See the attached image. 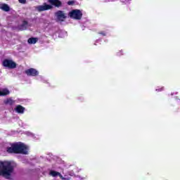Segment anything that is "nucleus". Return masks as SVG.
Instances as JSON below:
<instances>
[{
  "label": "nucleus",
  "instance_id": "11",
  "mask_svg": "<svg viewBox=\"0 0 180 180\" xmlns=\"http://www.w3.org/2000/svg\"><path fill=\"white\" fill-rule=\"evenodd\" d=\"M15 110L17 112V113H25V108L20 105H17L15 108Z\"/></svg>",
  "mask_w": 180,
  "mask_h": 180
},
{
  "label": "nucleus",
  "instance_id": "9",
  "mask_svg": "<svg viewBox=\"0 0 180 180\" xmlns=\"http://www.w3.org/2000/svg\"><path fill=\"white\" fill-rule=\"evenodd\" d=\"M29 25V22L27 20H23L22 23L18 26V29L20 31L26 30L27 29V25Z\"/></svg>",
  "mask_w": 180,
  "mask_h": 180
},
{
  "label": "nucleus",
  "instance_id": "2",
  "mask_svg": "<svg viewBox=\"0 0 180 180\" xmlns=\"http://www.w3.org/2000/svg\"><path fill=\"white\" fill-rule=\"evenodd\" d=\"M7 153L9 154H23L27 155L29 154V147L23 143H15L11 144V147L7 148Z\"/></svg>",
  "mask_w": 180,
  "mask_h": 180
},
{
  "label": "nucleus",
  "instance_id": "4",
  "mask_svg": "<svg viewBox=\"0 0 180 180\" xmlns=\"http://www.w3.org/2000/svg\"><path fill=\"white\" fill-rule=\"evenodd\" d=\"M68 15L71 19H75V20H81V19H82V11H81V10H72L69 12Z\"/></svg>",
  "mask_w": 180,
  "mask_h": 180
},
{
  "label": "nucleus",
  "instance_id": "16",
  "mask_svg": "<svg viewBox=\"0 0 180 180\" xmlns=\"http://www.w3.org/2000/svg\"><path fill=\"white\" fill-rule=\"evenodd\" d=\"M117 56H123V51H120L119 52H117Z\"/></svg>",
  "mask_w": 180,
  "mask_h": 180
},
{
  "label": "nucleus",
  "instance_id": "8",
  "mask_svg": "<svg viewBox=\"0 0 180 180\" xmlns=\"http://www.w3.org/2000/svg\"><path fill=\"white\" fill-rule=\"evenodd\" d=\"M49 175H51V176H53V177H56V176H58L60 178V179L62 180H70L64 176H63V175L61 174V173L58 172H56L54 170H51L49 173Z\"/></svg>",
  "mask_w": 180,
  "mask_h": 180
},
{
  "label": "nucleus",
  "instance_id": "12",
  "mask_svg": "<svg viewBox=\"0 0 180 180\" xmlns=\"http://www.w3.org/2000/svg\"><path fill=\"white\" fill-rule=\"evenodd\" d=\"M39 39L36 38V37H31L29 38L27 41L29 43V44H36L38 41Z\"/></svg>",
  "mask_w": 180,
  "mask_h": 180
},
{
  "label": "nucleus",
  "instance_id": "18",
  "mask_svg": "<svg viewBox=\"0 0 180 180\" xmlns=\"http://www.w3.org/2000/svg\"><path fill=\"white\" fill-rule=\"evenodd\" d=\"M160 91H164V87H162V88L160 89Z\"/></svg>",
  "mask_w": 180,
  "mask_h": 180
},
{
  "label": "nucleus",
  "instance_id": "17",
  "mask_svg": "<svg viewBox=\"0 0 180 180\" xmlns=\"http://www.w3.org/2000/svg\"><path fill=\"white\" fill-rule=\"evenodd\" d=\"M68 5H74V1H68Z\"/></svg>",
  "mask_w": 180,
  "mask_h": 180
},
{
  "label": "nucleus",
  "instance_id": "15",
  "mask_svg": "<svg viewBox=\"0 0 180 180\" xmlns=\"http://www.w3.org/2000/svg\"><path fill=\"white\" fill-rule=\"evenodd\" d=\"M18 2H19L20 4H26V0H18Z\"/></svg>",
  "mask_w": 180,
  "mask_h": 180
},
{
  "label": "nucleus",
  "instance_id": "7",
  "mask_svg": "<svg viewBox=\"0 0 180 180\" xmlns=\"http://www.w3.org/2000/svg\"><path fill=\"white\" fill-rule=\"evenodd\" d=\"M25 74L27 77H37V75H39V72L37 70L31 68L25 70Z\"/></svg>",
  "mask_w": 180,
  "mask_h": 180
},
{
  "label": "nucleus",
  "instance_id": "10",
  "mask_svg": "<svg viewBox=\"0 0 180 180\" xmlns=\"http://www.w3.org/2000/svg\"><path fill=\"white\" fill-rule=\"evenodd\" d=\"M0 9L4 12H9V11H11V7H9L6 4H2L0 5Z\"/></svg>",
  "mask_w": 180,
  "mask_h": 180
},
{
  "label": "nucleus",
  "instance_id": "3",
  "mask_svg": "<svg viewBox=\"0 0 180 180\" xmlns=\"http://www.w3.org/2000/svg\"><path fill=\"white\" fill-rule=\"evenodd\" d=\"M48 2L51 4V5L44 3L43 5L37 7V11L44 12V11H50L51 9H53V6H55L56 8H61V6H63V3L60 0H48Z\"/></svg>",
  "mask_w": 180,
  "mask_h": 180
},
{
  "label": "nucleus",
  "instance_id": "13",
  "mask_svg": "<svg viewBox=\"0 0 180 180\" xmlns=\"http://www.w3.org/2000/svg\"><path fill=\"white\" fill-rule=\"evenodd\" d=\"M5 105H10V106H12L15 103V101H13L12 98H8L7 100L4 101Z\"/></svg>",
  "mask_w": 180,
  "mask_h": 180
},
{
  "label": "nucleus",
  "instance_id": "5",
  "mask_svg": "<svg viewBox=\"0 0 180 180\" xmlns=\"http://www.w3.org/2000/svg\"><path fill=\"white\" fill-rule=\"evenodd\" d=\"M3 67L6 68H9L10 70H13L16 68V63L11 59H4L2 62Z\"/></svg>",
  "mask_w": 180,
  "mask_h": 180
},
{
  "label": "nucleus",
  "instance_id": "1",
  "mask_svg": "<svg viewBox=\"0 0 180 180\" xmlns=\"http://www.w3.org/2000/svg\"><path fill=\"white\" fill-rule=\"evenodd\" d=\"M13 165L9 161H0V176H4L6 179H12L13 173Z\"/></svg>",
  "mask_w": 180,
  "mask_h": 180
},
{
  "label": "nucleus",
  "instance_id": "6",
  "mask_svg": "<svg viewBox=\"0 0 180 180\" xmlns=\"http://www.w3.org/2000/svg\"><path fill=\"white\" fill-rule=\"evenodd\" d=\"M55 16L57 18L59 22H64V20L67 19V15L63 11H58L56 13H55Z\"/></svg>",
  "mask_w": 180,
  "mask_h": 180
},
{
  "label": "nucleus",
  "instance_id": "14",
  "mask_svg": "<svg viewBox=\"0 0 180 180\" xmlns=\"http://www.w3.org/2000/svg\"><path fill=\"white\" fill-rule=\"evenodd\" d=\"M98 34H101L102 36H106V33L103 31L99 32Z\"/></svg>",
  "mask_w": 180,
  "mask_h": 180
}]
</instances>
